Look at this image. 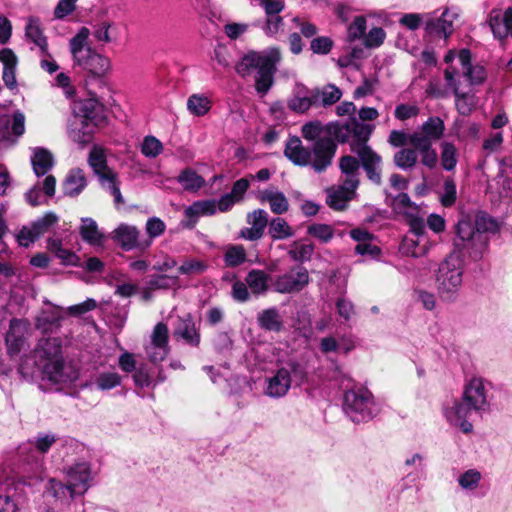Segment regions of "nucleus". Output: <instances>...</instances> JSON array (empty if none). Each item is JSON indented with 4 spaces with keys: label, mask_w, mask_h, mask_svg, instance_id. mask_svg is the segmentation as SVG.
I'll use <instances>...</instances> for the list:
<instances>
[{
    "label": "nucleus",
    "mask_w": 512,
    "mask_h": 512,
    "mask_svg": "<svg viewBox=\"0 0 512 512\" xmlns=\"http://www.w3.org/2000/svg\"><path fill=\"white\" fill-rule=\"evenodd\" d=\"M172 336L177 341L199 348L201 344L200 323H196L191 313L179 315L173 323Z\"/></svg>",
    "instance_id": "9"
},
{
    "label": "nucleus",
    "mask_w": 512,
    "mask_h": 512,
    "mask_svg": "<svg viewBox=\"0 0 512 512\" xmlns=\"http://www.w3.org/2000/svg\"><path fill=\"white\" fill-rule=\"evenodd\" d=\"M411 146L417 149V155L421 156V164L429 169H434L438 163V155L432 143L422 137L414 136L411 139Z\"/></svg>",
    "instance_id": "27"
},
{
    "label": "nucleus",
    "mask_w": 512,
    "mask_h": 512,
    "mask_svg": "<svg viewBox=\"0 0 512 512\" xmlns=\"http://www.w3.org/2000/svg\"><path fill=\"white\" fill-rule=\"evenodd\" d=\"M386 38V32L382 27H373L367 35L364 36V45L367 48L380 47Z\"/></svg>",
    "instance_id": "59"
},
{
    "label": "nucleus",
    "mask_w": 512,
    "mask_h": 512,
    "mask_svg": "<svg viewBox=\"0 0 512 512\" xmlns=\"http://www.w3.org/2000/svg\"><path fill=\"white\" fill-rule=\"evenodd\" d=\"M156 363L151 360V362L141 363L139 366H136L134 355L130 353V373H132L135 392L139 396H144V393L141 392L142 389L152 384V378L156 372Z\"/></svg>",
    "instance_id": "15"
},
{
    "label": "nucleus",
    "mask_w": 512,
    "mask_h": 512,
    "mask_svg": "<svg viewBox=\"0 0 512 512\" xmlns=\"http://www.w3.org/2000/svg\"><path fill=\"white\" fill-rule=\"evenodd\" d=\"M476 232L485 236V233L495 234L499 231V225L495 218L485 211H478L473 217Z\"/></svg>",
    "instance_id": "41"
},
{
    "label": "nucleus",
    "mask_w": 512,
    "mask_h": 512,
    "mask_svg": "<svg viewBox=\"0 0 512 512\" xmlns=\"http://www.w3.org/2000/svg\"><path fill=\"white\" fill-rule=\"evenodd\" d=\"M76 63L93 78H101L110 68L109 59L91 47L86 48V54L76 60Z\"/></svg>",
    "instance_id": "14"
},
{
    "label": "nucleus",
    "mask_w": 512,
    "mask_h": 512,
    "mask_svg": "<svg viewBox=\"0 0 512 512\" xmlns=\"http://www.w3.org/2000/svg\"><path fill=\"white\" fill-rule=\"evenodd\" d=\"M223 260L226 267H238L247 261L246 250L242 245H228Z\"/></svg>",
    "instance_id": "42"
},
{
    "label": "nucleus",
    "mask_w": 512,
    "mask_h": 512,
    "mask_svg": "<svg viewBox=\"0 0 512 512\" xmlns=\"http://www.w3.org/2000/svg\"><path fill=\"white\" fill-rule=\"evenodd\" d=\"M187 108L193 115L203 116L211 109V102L206 96L193 94L187 100Z\"/></svg>",
    "instance_id": "46"
},
{
    "label": "nucleus",
    "mask_w": 512,
    "mask_h": 512,
    "mask_svg": "<svg viewBox=\"0 0 512 512\" xmlns=\"http://www.w3.org/2000/svg\"><path fill=\"white\" fill-rule=\"evenodd\" d=\"M31 164L36 176H44L52 169L54 165V158L49 150L42 147H36L33 150Z\"/></svg>",
    "instance_id": "30"
},
{
    "label": "nucleus",
    "mask_w": 512,
    "mask_h": 512,
    "mask_svg": "<svg viewBox=\"0 0 512 512\" xmlns=\"http://www.w3.org/2000/svg\"><path fill=\"white\" fill-rule=\"evenodd\" d=\"M86 185L84 172L79 168L72 169L62 184L63 194L68 197H76L84 190Z\"/></svg>",
    "instance_id": "29"
},
{
    "label": "nucleus",
    "mask_w": 512,
    "mask_h": 512,
    "mask_svg": "<svg viewBox=\"0 0 512 512\" xmlns=\"http://www.w3.org/2000/svg\"><path fill=\"white\" fill-rule=\"evenodd\" d=\"M318 88L309 89L302 85L301 88L287 102L288 108L296 113L304 114L311 107H318Z\"/></svg>",
    "instance_id": "16"
},
{
    "label": "nucleus",
    "mask_w": 512,
    "mask_h": 512,
    "mask_svg": "<svg viewBox=\"0 0 512 512\" xmlns=\"http://www.w3.org/2000/svg\"><path fill=\"white\" fill-rule=\"evenodd\" d=\"M373 130L374 126L359 122L351 116L352 140L349 142L350 150L356 153L361 160L367 178L374 184L379 185L382 180L380 170L382 158L367 144Z\"/></svg>",
    "instance_id": "3"
},
{
    "label": "nucleus",
    "mask_w": 512,
    "mask_h": 512,
    "mask_svg": "<svg viewBox=\"0 0 512 512\" xmlns=\"http://www.w3.org/2000/svg\"><path fill=\"white\" fill-rule=\"evenodd\" d=\"M318 92V106H332L342 97L341 89L334 84H327L323 89L318 88Z\"/></svg>",
    "instance_id": "45"
},
{
    "label": "nucleus",
    "mask_w": 512,
    "mask_h": 512,
    "mask_svg": "<svg viewBox=\"0 0 512 512\" xmlns=\"http://www.w3.org/2000/svg\"><path fill=\"white\" fill-rule=\"evenodd\" d=\"M258 200L269 203L271 211L276 215L284 214L289 209V202L283 192L265 189L259 192Z\"/></svg>",
    "instance_id": "28"
},
{
    "label": "nucleus",
    "mask_w": 512,
    "mask_h": 512,
    "mask_svg": "<svg viewBox=\"0 0 512 512\" xmlns=\"http://www.w3.org/2000/svg\"><path fill=\"white\" fill-rule=\"evenodd\" d=\"M281 59L279 47H271L263 52L249 51L236 63L235 71L244 79L256 71L254 87L260 96H264L274 85V76Z\"/></svg>",
    "instance_id": "2"
},
{
    "label": "nucleus",
    "mask_w": 512,
    "mask_h": 512,
    "mask_svg": "<svg viewBox=\"0 0 512 512\" xmlns=\"http://www.w3.org/2000/svg\"><path fill=\"white\" fill-rule=\"evenodd\" d=\"M373 406L372 394L366 389L349 390L344 394L343 409L355 423L372 419Z\"/></svg>",
    "instance_id": "7"
},
{
    "label": "nucleus",
    "mask_w": 512,
    "mask_h": 512,
    "mask_svg": "<svg viewBox=\"0 0 512 512\" xmlns=\"http://www.w3.org/2000/svg\"><path fill=\"white\" fill-rule=\"evenodd\" d=\"M307 233L320 240L323 243H328L334 237V230L328 224L314 223L308 226Z\"/></svg>",
    "instance_id": "51"
},
{
    "label": "nucleus",
    "mask_w": 512,
    "mask_h": 512,
    "mask_svg": "<svg viewBox=\"0 0 512 512\" xmlns=\"http://www.w3.org/2000/svg\"><path fill=\"white\" fill-rule=\"evenodd\" d=\"M291 386L290 372L286 367L277 370L276 374L269 379L267 395L272 397L284 396Z\"/></svg>",
    "instance_id": "26"
},
{
    "label": "nucleus",
    "mask_w": 512,
    "mask_h": 512,
    "mask_svg": "<svg viewBox=\"0 0 512 512\" xmlns=\"http://www.w3.org/2000/svg\"><path fill=\"white\" fill-rule=\"evenodd\" d=\"M444 193L441 196V204L444 207H451L457 199L456 184L452 178H446L443 185Z\"/></svg>",
    "instance_id": "60"
},
{
    "label": "nucleus",
    "mask_w": 512,
    "mask_h": 512,
    "mask_svg": "<svg viewBox=\"0 0 512 512\" xmlns=\"http://www.w3.org/2000/svg\"><path fill=\"white\" fill-rule=\"evenodd\" d=\"M90 35V30L87 27H81L77 34L70 40L71 52L75 61L86 54L87 39Z\"/></svg>",
    "instance_id": "44"
},
{
    "label": "nucleus",
    "mask_w": 512,
    "mask_h": 512,
    "mask_svg": "<svg viewBox=\"0 0 512 512\" xmlns=\"http://www.w3.org/2000/svg\"><path fill=\"white\" fill-rule=\"evenodd\" d=\"M72 111L73 119L97 125H101L104 122L101 105L94 98L74 102Z\"/></svg>",
    "instance_id": "13"
},
{
    "label": "nucleus",
    "mask_w": 512,
    "mask_h": 512,
    "mask_svg": "<svg viewBox=\"0 0 512 512\" xmlns=\"http://www.w3.org/2000/svg\"><path fill=\"white\" fill-rule=\"evenodd\" d=\"M308 283V270L303 266H297L290 273H285L276 278L275 290L282 294L300 292Z\"/></svg>",
    "instance_id": "12"
},
{
    "label": "nucleus",
    "mask_w": 512,
    "mask_h": 512,
    "mask_svg": "<svg viewBox=\"0 0 512 512\" xmlns=\"http://www.w3.org/2000/svg\"><path fill=\"white\" fill-rule=\"evenodd\" d=\"M268 224V233L273 240L287 239L294 235L292 228L283 218H273Z\"/></svg>",
    "instance_id": "43"
},
{
    "label": "nucleus",
    "mask_w": 512,
    "mask_h": 512,
    "mask_svg": "<svg viewBox=\"0 0 512 512\" xmlns=\"http://www.w3.org/2000/svg\"><path fill=\"white\" fill-rule=\"evenodd\" d=\"M18 485L11 478L0 482V512H17Z\"/></svg>",
    "instance_id": "24"
},
{
    "label": "nucleus",
    "mask_w": 512,
    "mask_h": 512,
    "mask_svg": "<svg viewBox=\"0 0 512 512\" xmlns=\"http://www.w3.org/2000/svg\"><path fill=\"white\" fill-rule=\"evenodd\" d=\"M91 479L90 466L86 462L76 463L68 471V482L76 488L77 494L82 495L88 490Z\"/></svg>",
    "instance_id": "21"
},
{
    "label": "nucleus",
    "mask_w": 512,
    "mask_h": 512,
    "mask_svg": "<svg viewBox=\"0 0 512 512\" xmlns=\"http://www.w3.org/2000/svg\"><path fill=\"white\" fill-rule=\"evenodd\" d=\"M259 326L266 331L280 332L283 328V321L276 308L264 309L258 315Z\"/></svg>",
    "instance_id": "35"
},
{
    "label": "nucleus",
    "mask_w": 512,
    "mask_h": 512,
    "mask_svg": "<svg viewBox=\"0 0 512 512\" xmlns=\"http://www.w3.org/2000/svg\"><path fill=\"white\" fill-rule=\"evenodd\" d=\"M293 249L289 250V256L299 262L308 261L311 259V256L314 252V245L311 244H299V242L295 241L293 243Z\"/></svg>",
    "instance_id": "54"
},
{
    "label": "nucleus",
    "mask_w": 512,
    "mask_h": 512,
    "mask_svg": "<svg viewBox=\"0 0 512 512\" xmlns=\"http://www.w3.org/2000/svg\"><path fill=\"white\" fill-rule=\"evenodd\" d=\"M25 35L27 39L38 46L42 52L47 51V38L43 34L40 20L38 18L31 17L29 19L25 27Z\"/></svg>",
    "instance_id": "39"
},
{
    "label": "nucleus",
    "mask_w": 512,
    "mask_h": 512,
    "mask_svg": "<svg viewBox=\"0 0 512 512\" xmlns=\"http://www.w3.org/2000/svg\"><path fill=\"white\" fill-rule=\"evenodd\" d=\"M30 324L25 319L12 318L5 335V344L8 355L13 358L27 345Z\"/></svg>",
    "instance_id": "10"
},
{
    "label": "nucleus",
    "mask_w": 512,
    "mask_h": 512,
    "mask_svg": "<svg viewBox=\"0 0 512 512\" xmlns=\"http://www.w3.org/2000/svg\"><path fill=\"white\" fill-rule=\"evenodd\" d=\"M166 225L158 217L149 218L146 222L147 239L152 242L154 238L159 237L165 232Z\"/></svg>",
    "instance_id": "62"
},
{
    "label": "nucleus",
    "mask_w": 512,
    "mask_h": 512,
    "mask_svg": "<svg viewBox=\"0 0 512 512\" xmlns=\"http://www.w3.org/2000/svg\"><path fill=\"white\" fill-rule=\"evenodd\" d=\"M98 126L97 124L72 119L69 124V137L82 146L86 145L92 141L95 128Z\"/></svg>",
    "instance_id": "25"
},
{
    "label": "nucleus",
    "mask_w": 512,
    "mask_h": 512,
    "mask_svg": "<svg viewBox=\"0 0 512 512\" xmlns=\"http://www.w3.org/2000/svg\"><path fill=\"white\" fill-rule=\"evenodd\" d=\"M325 132L328 134L327 137H331L336 143H347L350 137H352L351 117L344 124L338 121L326 124Z\"/></svg>",
    "instance_id": "37"
},
{
    "label": "nucleus",
    "mask_w": 512,
    "mask_h": 512,
    "mask_svg": "<svg viewBox=\"0 0 512 512\" xmlns=\"http://www.w3.org/2000/svg\"><path fill=\"white\" fill-rule=\"evenodd\" d=\"M25 132V116L21 111H16L12 117L0 116V141L10 140L11 135L22 136Z\"/></svg>",
    "instance_id": "18"
},
{
    "label": "nucleus",
    "mask_w": 512,
    "mask_h": 512,
    "mask_svg": "<svg viewBox=\"0 0 512 512\" xmlns=\"http://www.w3.org/2000/svg\"><path fill=\"white\" fill-rule=\"evenodd\" d=\"M325 131V126H323L319 121H312L304 124L301 129V133L304 139L309 141H316L321 137L322 132Z\"/></svg>",
    "instance_id": "61"
},
{
    "label": "nucleus",
    "mask_w": 512,
    "mask_h": 512,
    "mask_svg": "<svg viewBox=\"0 0 512 512\" xmlns=\"http://www.w3.org/2000/svg\"><path fill=\"white\" fill-rule=\"evenodd\" d=\"M366 18L362 15L356 16L348 27L347 40L354 42L366 35Z\"/></svg>",
    "instance_id": "52"
},
{
    "label": "nucleus",
    "mask_w": 512,
    "mask_h": 512,
    "mask_svg": "<svg viewBox=\"0 0 512 512\" xmlns=\"http://www.w3.org/2000/svg\"><path fill=\"white\" fill-rule=\"evenodd\" d=\"M231 296L236 302L239 303L249 301L251 298V293L249 292L247 283L236 280L232 285Z\"/></svg>",
    "instance_id": "64"
},
{
    "label": "nucleus",
    "mask_w": 512,
    "mask_h": 512,
    "mask_svg": "<svg viewBox=\"0 0 512 512\" xmlns=\"http://www.w3.org/2000/svg\"><path fill=\"white\" fill-rule=\"evenodd\" d=\"M58 216L54 212H47L41 218L35 220L31 226L34 233L39 238L43 234L49 231V229L58 222Z\"/></svg>",
    "instance_id": "49"
},
{
    "label": "nucleus",
    "mask_w": 512,
    "mask_h": 512,
    "mask_svg": "<svg viewBox=\"0 0 512 512\" xmlns=\"http://www.w3.org/2000/svg\"><path fill=\"white\" fill-rule=\"evenodd\" d=\"M362 166L361 160L351 155H344L339 159V169L346 176L357 175Z\"/></svg>",
    "instance_id": "57"
},
{
    "label": "nucleus",
    "mask_w": 512,
    "mask_h": 512,
    "mask_svg": "<svg viewBox=\"0 0 512 512\" xmlns=\"http://www.w3.org/2000/svg\"><path fill=\"white\" fill-rule=\"evenodd\" d=\"M284 26V19L280 14L266 15L265 25L263 30L266 35L274 36Z\"/></svg>",
    "instance_id": "63"
},
{
    "label": "nucleus",
    "mask_w": 512,
    "mask_h": 512,
    "mask_svg": "<svg viewBox=\"0 0 512 512\" xmlns=\"http://www.w3.org/2000/svg\"><path fill=\"white\" fill-rule=\"evenodd\" d=\"M0 61L3 63L2 79L4 84L13 89L17 85L16 81V67L18 59L16 54L10 48H3L0 50Z\"/></svg>",
    "instance_id": "23"
},
{
    "label": "nucleus",
    "mask_w": 512,
    "mask_h": 512,
    "mask_svg": "<svg viewBox=\"0 0 512 512\" xmlns=\"http://www.w3.org/2000/svg\"><path fill=\"white\" fill-rule=\"evenodd\" d=\"M463 261L457 254H449L439 265L436 274V287L443 302L453 303L459 296L462 286Z\"/></svg>",
    "instance_id": "5"
},
{
    "label": "nucleus",
    "mask_w": 512,
    "mask_h": 512,
    "mask_svg": "<svg viewBox=\"0 0 512 512\" xmlns=\"http://www.w3.org/2000/svg\"><path fill=\"white\" fill-rule=\"evenodd\" d=\"M50 485L51 494L57 499H64L67 495L70 499H74L78 495V490L73 488L68 481L67 484H63L62 482L51 480Z\"/></svg>",
    "instance_id": "53"
},
{
    "label": "nucleus",
    "mask_w": 512,
    "mask_h": 512,
    "mask_svg": "<svg viewBox=\"0 0 512 512\" xmlns=\"http://www.w3.org/2000/svg\"><path fill=\"white\" fill-rule=\"evenodd\" d=\"M62 319L61 309L51 306L41 311L36 318L35 326L43 334L52 333L60 328Z\"/></svg>",
    "instance_id": "20"
},
{
    "label": "nucleus",
    "mask_w": 512,
    "mask_h": 512,
    "mask_svg": "<svg viewBox=\"0 0 512 512\" xmlns=\"http://www.w3.org/2000/svg\"><path fill=\"white\" fill-rule=\"evenodd\" d=\"M151 343L155 348L162 350V354L159 356L157 354L150 355V360L161 362L169 352V329L166 323L158 322L154 326L151 334Z\"/></svg>",
    "instance_id": "22"
},
{
    "label": "nucleus",
    "mask_w": 512,
    "mask_h": 512,
    "mask_svg": "<svg viewBox=\"0 0 512 512\" xmlns=\"http://www.w3.org/2000/svg\"><path fill=\"white\" fill-rule=\"evenodd\" d=\"M32 357L43 379L54 384H66L77 378L76 373L65 365L62 341L58 337L39 339L32 351Z\"/></svg>",
    "instance_id": "1"
},
{
    "label": "nucleus",
    "mask_w": 512,
    "mask_h": 512,
    "mask_svg": "<svg viewBox=\"0 0 512 512\" xmlns=\"http://www.w3.org/2000/svg\"><path fill=\"white\" fill-rule=\"evenodd\" d=\"M454 249L450 254H457L464 259L469 256L473 260L480 259L488 244V238L476 232L473 217L461 214L455 226Z\"/></svg>",
    "instance_id": "4"
},
{
    "label": "nucleus",
    "mask_w": 512,
    "mask_h": 512,
    "mask_svg": "<svg viewBox=\"0 0 512 512\" xmlns=\"http://www.w3.org/2000/svg\"><path fill=\"white\" fill-rule=\"evenodd\" d=\"M284 155L294 165L307 166L311 163V150L302 145L299 137L291 136L285 146Z\"/></svg>",
    "instance_id": "19"
},
{
    "label": "nucleus",
    "mask_w": 512,
    "mask_h": 512,
    "mask_svg": "<svg viewBox=\"0 0 512 512\" xmlns=\"http://www.w3.org/2000/svg\"><path fill=\"white\" fill-rule=\"evenodd\" d=\"M179 284L178 276H170L166 274H155L152 275L148 281L149 289L154 290H168L170 288L176 287Z\"/></svg>",
    "instance_id": "48"
},
{
    "label": "nucleus",
    "mask_w": 512,
    "mask_h": 512,
    "mask_svg": "<svg viewBox=\"0 0 512 512\" xmlns=\"http://www.w3.org/2000/svg\"><path fill=\"white\" fill-rule=\"evenodd\" d=\"M270 275L264 270L252 269L248 272L245 281L255 296L264 295L269 290Z\"/></svg>",
    "instance_id": "33"
},
{
    "label": "nucleus",
    "mask_w": 512,
    "mask_h": 512,
    "mask_svg": "<svg viewBox=\"0 0 512 512\" xmlns=\"http://www.w3.org/2000/svg\"><path fill=\"white\" fill-rule=\"evenodd\" d=\"M247 222L251 227L241 229L240 237L250 241L258 240L269 223L268 213L263 209H255L247 214Z\"/></svg>",
    "instance_id": "17"
},
{
    "label": "nucleus",
    "mask_w": 512,
    "mask_h": 512,
    "mask_svg": "<svg viewBox=\"0 0 512 512\" xmlns=\"http://www.w3.org/2000/svg\"><path fill=\"white\" fill-rule=\"evenodd\" d=\"M58 440L57 435L53 433L39 432L33 441H29L27 446L19 448L20 455H23L26 450L35 448L41 454L47 453L53 444Z\"/></svg>",
    "instance_id": "36"
},
{
    "label": "nucleus",
    "mask_w": 512,
    "mask_h": 512,
    "mask_svg": "<svg viewBox=\"0 0 512 512\" xmlns=\"http://www.w3.org/2000/svg\"><path fill=\"white\" fill-rule=\"evenodd\" d=\"M352 197L339 188L328 192L326 203L335 211H343L347 208Z\"/></svg>",
    "instance_id": "47"
},
{
    "label": "nucleus",
    "mask_w": 512,
    "mask_h": 512,
    "mask_svg": "<svg viewBox=\"0 0 512 512\" xmlns=\"http://www.w3.org/2000/svg\"><path fill=\"white\" fill-rule=\"evenodd\" d=\"M487 405L485 388L481 380L472 379L466 386L462 400L455 402L452 413L456 419L467 418L471 411H481Z\"/></svg>",
    "instance_id": "8"
},
{
    "label": "nucleus",
    "mask_w": 512,
    "mask_h": 512,
    "mask_svg": "<svg viewBox=\"0 0 512 512\" xmlns=\"http://www.w3.org/2000/svg\"><path fill=\"white\" fill-rule=\"evenodd\" d=\"M88 163L98 176L101 186L114 196V202L119 205L124 202L120 192L119 185L116 181L117 175L107 166L106 156L103 149L94 146L89 153Z\"/></svg>",
    "instance_id": "6"
},
{
    "label": "nucleus",
    "mask_w": 512,
    "mask_h": 512,
    "mask_svg": "<svg viewBox=\"0 0 512 512\" xmlns=\"http://www.w3.org/2000/svg\"><path fill=\"white\" fill-rule=\"evenodd\" d=\"M445 130L444 122L439 117H429L421 127V132L411 133V138L414 136L422 137L430 143L439 140Z\"/></svg>",
    "instance_id": "31"
},
{
    "label": "nucleus",
    "mask_w": 512,
    "mask_h": 512,
    "mask_svg": "<svg viewBox=\"0 0 512 512\" xmlns=\"http://www.w3.org/2000/svg\"><path fill=\"white\" fill-rule=\"evenodd\" d=\"M177 181L184 190L196 192L205 185V179L192 168L183 169L177 176Z\"/></svg>",
    "instance_id": "38"
},
{
    "label": "nucleus",
    "mask_w": 512,
    "mask_h": 512,
    "mask_svg": "<svg viewBox=\"0 0 512 512\" xmlns=\"http://www.w3.org/2000/svg\"><path fill=\"white\" fill-rule=\"evenodd\" d=\"M79 233L83 241L94 246L102 245L105 240V235L99 231L96 221L89 217L81 219Z\"/></svg>",
    "instance_id": "32"
},
{
    "label": "nucleus",
    "mask_w": 512,
    "mask_h": 512,
    "mask_svg": "<svg viewBox=\"0 0 512 512\" xmlns=\"http://www.w3.org/2000/svg\"><path fill=\"white\" fill-rule=\"evenodd\" d=\"M163 150V145L156 137L146 136L141 144V152L146 157L155 158Z\"/></svg>",
    "instance_id": "56"
},
{
    "label": "nucleus",
    "mask_w": 512,
    "mask_h": 512,
    "mask_svg": "<svg viewBox=\"0 0 512 512\" xmlns=\"http://www.w3.org/2000/svg\"><path fill=\"white\" fill-rule=\"evenodd\" d=\"M441 164L447 171H451L456 167L457 154L454 144L450 142H443L441 144Z\"/></svg>",
    "instance_id": "50"
},
{
    "label": "nucleus",
    "mask_w": 512,
    "mask_h": 512,
    "mask_svg": "<svg viewBox=\"0 0 512 512\" xmlns=\"http://www.w3.org/2000/svg\"><path fill=\"white\" fill-rule=\"evenodd\" d=\"M446 12L439 18L429 19L425 22V32L430 36L448 38L453 33V25L451 21L444 17Z\"/></svg>",
    "instance_id": "34"
},
{
    "label": "nucleus",
    "mask_w": 512,
    "mask_h": 512,
    "mask_svg": "<svg viewBox=\"0 0 512 512\" xmlns=\"http://www.w3.org/2000/svg\"><path fill=\"white\" fill-rule=\"evenodd\" d=\"M338 145L331 137L317 139L311 149V167L317 173H322L331 166Z\"/></svg>",
    "instance_id": "11"
},
{
    "label": "nucleus",
    "mask_w": 512,
    "mask_h": 512,
    "mask_svg": "<svg viewBox=\"0 0 512 512\" xmlns=\"http://www.w3.org/2000/svg\"><path fill=\"white\" fill-rule=\"evenodd\" d=\"M334 47V41L328 36H316L310 42V49L314 54L327 55Z\"/></svg>",
    "instance_id": "55"
},
{
    "label": "nucleus",
    "mask_w": 512,
    "mask_h": 512,
    "mask_svg": "<svg viewBox=\"0 0 512 512\" xmlns=\"http://www.w3.org/2000/svg\"><path fill=\"white\" fill-rule=\"evenodd\" d=\"M121 377L115 372L101 373L96 379V385L100 390H110L120 385Z\"/></svg>",
    "instance_id": "58"
},
{
    "label": "nucleus",
    "mask_w": 512,
    "mask_h": 512,
    "mask_svg": "<svg viewBox=\"0 0 512 512\" xmlns=\"http://www.w3.org/2000/svg\"><path fill=\"white\" fill-rule=\"evenodd\" d=\"M417 162V149L413 146L401 148L393 156L394 165L402 170H410L414 168Z\"/></svg>",
    "instance_id": "40"
}]
</instances>
